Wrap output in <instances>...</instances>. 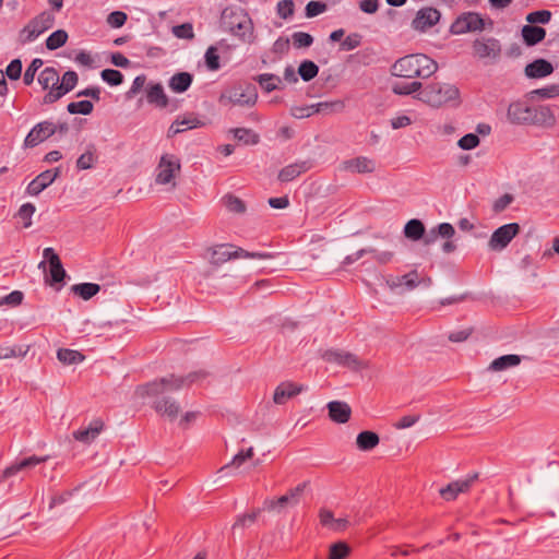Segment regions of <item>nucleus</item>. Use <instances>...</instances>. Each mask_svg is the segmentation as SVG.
Here are the masks:
<instances>
[{
    "label": "nucleus",
    "mask_w": 559,
    "mask_h": 559,
    "mask_svg": "<svg viewBox=\"0 0 559 559\" xmlns=\"http://www.w3.org/2000/svg\"><path fill=\"white\" fill-rule=\"evenodd\" d=\"M94 109V105L92 102L90 100H80V102H72L70 104H68L67 106V110L71 114V115H76V114H80V115H90Z\"/></svg>",
    "instance_id": "nucleus-47"
},
{
    "label": "nucleus",
    "mask_w": 559,
    "mask_h": 559,
    "mask_svg": "<svg viewBox=\"0 0 559 559\" xmlns=\"http://www.w3.org/2000/svg\"><path fill=\"white\" fill-rule=\"evenodd\" d=\"M171 32L175 37L180 38V39H193L194 38L193 26L191 23H183L180 25H175L171 28Z\"/></svg>",
    "instance_id": "nucleus-56"
},
{
    "label": "nucleus",
    "mask_w": 559,
    "mask_h": 559,
    "mask_svg": "<svg viewBox=\"0 0 559 559\" xmlns=\"http://www.w3.org/2000/svg\"><path fill=\"white\" fill-rule=\"evenodd\" d=\"M350 552L349 546L344 542H337L330 547L329 559H345Z\"/></svg>",
    "instance_id": "nucleus-51"
},
{
    "label": "nucleus",
    "mask_w": 559,
    "mask_h": 559,
    "mask_svg": "<svg viewBox=\"0 0 559 559\" xmlns=\"http://www.w3.org/2000/svg\"><path fill=\"white\" fill-rule=\"evenodd\" d=\"M344 108H345V104L341 99L319 103V110H321V114H324V115L342 112L344 110Z\"/></svg>",
    "instance_id": "nucleus-50"
},
{
    "label": "nucleus",
    "mask_w": 559,
    "mask_h": 559,
    "mask_svg": "<svg viewBox=\"0 0 559 559\" xmlns=\"http://www.w3.org/2000/svg\"><path fill=\"white\" fill-rule=\"evenodd\" d=\"M59 175V167L40 173L28 183L26 192L29 195H38L41 191L49 187L58 178Z\"/></svg>",
    "instance_id": "nucleus-20"
},
{
    "label": "nucleus",
    "mask_w": 559,
    "mask_h": 559,
    "mask_svg": "<svg viewBox=\"0 0 559 559\" xmlns=\"http://www.w3.org/2000/svg\"><path fill=\"white\" fill-rule=\"evenodd\" d=\"M210 252V263L215 266H219L233 259H259V260H270L274 258V254L271 252H250L240 247L230 245V243H222L209 249Z\"/></svg>",
    "instance_id": "nucleus-6"
},
{
    "label": "nucleus",
    "mask_w": 559,
    "mask_h": 559,
    "mask_svg": "<svg viewBox=\"0 0 559 559\" xmlns=\"http://www.w3.org/2000/svg\"><path fill=\"white\" fill-rule=\"evenodd\" d=\"M362 36L359 33H352L341 43V49L345 51L353 50L360 46Z\"/></svg>",
    "instance_id": "nucleus-62"
},
{
    "label": "nucleus",
    "mask_w": 559,
    "mask_h": 559,
    "mask_svg": "<svg viewBox=\"0 0 559 559\" xmlns=\"http://www.w3.org/2000/svg\"><path fill=\"white\" fill-rule=\"evenodd\" d=\"M258 99L257 87L252 84L233 86L222 93L219 103L222 105L253 106Z\"/></svg>",
    "instance_id": "nucleus-8"
},
{
    "label": "nucleus",
    "mask_w": 559,
    "mask_h": 559,
    "mask_svg": "<svg viewBox=\"0 0 559 559\" xmlns=\"http://www.w3.org/2000/svg\"><path fill=\"white\" fill-rule=\"evenodd\" d=\"M329 417L332 421L337 424H345L349 420L352 408L346 402L331 401L326 405Z\"/></svg>",
    "instance_id": "nucleus-24"
},
{
    "label": "nucleus",
    "mask_w": 559,
    "mask_h": 559,
    "mask_svg": "<svg viewBox=\"0 0 559 559\" xmlns=\"http://www.w3.org/2000/svg\"><path fill=\"white\" fill-rule=\"evenodd\" d=\"M477 479L478 473H473L465 478L454 480L439 490L440 496L447 501H452L460 493L467 492Z\"/></svg>",
    "instance_id": "nucleus-16"
},
{
    "label": "nucleus",
    "mask_w": 559,
    "mask_h": 559,
    "mask_svg": "<svg viewBox=\"0 0 559 559\" xmlns=\"http://www.w3.org/2000/svg\"><path fill=\"white\" fill-rule=\"evenodd\" d=\"M292 39L294 47L297 49L310 47L313 44L312 35L306 32H295Z\"/></svg>",
    "instance_id": "nucleus-55"
},
{
    "label": "nucleus",
    "mask_w": 559,
    "mask_h": 559,
    "mask_svg": "<svg viewBox=\"0 0 559 559\" xmlns=\"http://www.w3.org/2000/svg\"><path fill=\"white\" fill-rule=\"evenodd\" d=\"M100 78L111 86H118L123 82V74L115 69H105L100 72Z\"/></svg>",
    "instance_id": "nucleus-49"
},
{
    "label": "nucleus",
    "mask_w": 559,
    "mask_h": 559,
    "mask_svg": "<svg viewBox=\"0 0 559 559\" xmlns=\"http://www.w3.org/2000/svg\"><path fill=\"white\" fill-rule=\"evenodd\" d=\"M438 70V63L425 53H411L391 66V74L403 79H428Z\"/></svg>",
    "instance_id": "nucleus-1"
},
{
    "label": "nucleus",
    "mask_w": 559,
    "mask_h": 559,
    "mask_svg": "<svg viewBox=\"0 0 559 559\" xmlns=\"http://www.w3.org/2000/svg\"><path fill=\"white\" fill-rule=\"evenodd\" d=\"M254 80L266 93H271L280 88V85L282 84V79L278 75L272 73L259 74Z\"/></svg>",
    "instance_id": "nucleus-41"
},
{
    "label": "nucleus",
    "mask_w": 559,
    "mask_h": 559,
    "mask_svg": "<svg viewBox=\"0 0 559 559\" xmlns=\"http://www.w3.org/2000/svg\"><path fill=\"white\" fill-rule=\"evenodd\" d=\"M22 73V61L20 59H13L5 69L4 75L10 80H19Z\"/></svg>",
    "instance_id": "nucleus-63"
},
{
    "label": "nucleus",
    "mask_w": 559,
    "mask_h": 559,
    "mask_svg": "<svg viewBox=\"0 0 559 559\" xmlns=\"http://www.w3.org/2000/svg\"><path fill=\"white\" fill-rule=\"evenodd\" d=\"M234 138L245 145H255L260 142V135L252 129L248 128H234L230 129Z\"/></svg>",
    "instance_id": "nucleus-36"
},
{
    "label": "nucleus",
    "mask_w": 559,
    "mask_h": 559,
    "mask_svg": "<svg viewBox=\"0 0 559 559\" xmlns=\"http://www.w3.org/2000/svg\"><path fill=\"white\" fill-rule=\"evenodd\" d=\"M57 133V127L50 121H41L35 124L24 140L25 147H35L51 135Z\"/></svg>",
    "instance_id": "nucleus-17"
},
{
    "label": "nucleus",
    "mask_w": 559,
    "mask_h": 559,
    "mask_svg": "<svg viewBox=\"0 0 559 559\" xmlns=\"http://www.w3.org/2000/svg\"><path fill=\"white\" fill-rule=\"evenodd\" d=\"M193 76L189 72H179L174 74L169 81L168 86L175 93L186 92L192 84Z\"/></svg>",
    "instance_id": "nucleus-33"
},
{
    "label": "nucleus",
    "mask_w": 559,
    "mask_h": 559,
    "mask_svg": "<svg viewBox=\"0 0 559 559\" xmlns=\"http://www.w3.org/2000/svg\"><path fill=\"white\" fill-rule=\"evenodd\" d=\"M44 61L40 58H35L31 62V64L26 68L24 75H23V82L25 85H31L34 82L36 72L43 67Z\"/></svg>",
    "instance_id": "nucleus-52"
},
{
    "label": "nucleus",
    "mask_w": 559,
    "mask_h": 559,
    "mask_svg": "<svg viewBox=\"0 0 559 559\" xmlns=\"http://www.w3.org/2000/svg\"><path fill=\"white\" fill-rule=\"evenodd\" d=\"M203 123L195 117H178L168 130V135H175L190 129L201 127Z\"/></svg>",
    "instance_id": "nucleus-32"
},
{
    "label": "nucleus",
    "mask_w": 559,
    "mask_h": 559,
    "mask_svg": "<svg viewBox=\"0 0 559 559\" xmlns=\"http://www.w3.org/2000/svg\"><path fill=\"white\" fill-rule=\"evenodd\" d=\"M391 88L395 95L407 96V95H412L416 92L420 93V91L424 88V86H423L421 82L413 81L409 83H402V82L394 83Z\"/></svg>",
    "instance_id": "nucleus-42"
},
{
    "label": "nucleus",
    "mask_w": 559,
    "mask_h": 559,
    "mask_svg": "<svg viewBox=\"0 0 559 559\" xmlns=\"http://www.w3.org/2000/svg\"><path fill=\"white\" fill-rule=\"evenodd\" d=\"M322 358L328 362L348 367L355 371L364 367L356 355L341 349H328L322 354Z\"/></svg>",
    "instance_id": "nucleus-18"
},
{
    "label": "nucleus",
    "mask_w": 559,
    "mask_h": 559,
    "mask_svg": "<svg viewBox=\"0 0 559 559\" xmlns=\"http://www.w3.org/2000/svg\"><path fill=\"white\" fill-rule=\"evenodd\" d=\"M380 442L379 436L373 431H361L356 438L357 448L361 451H370Z\"/></svg>",
    "instance_id": "nucleus-35"
},
{
    "label": "nucleus",
    "mask_w": 559,
    "mask_h": 559,
    "mask_svg": "<svg viewBox=\"0 0 559 559\" xmlns=\"http://www.w3.org/2000/svg\"><path fill=\"white\" fill-rule=\"evenodd\" d=\"M24 294L21 290H13L9 295L0 297V307H17L23 302Z\"/></svg>",
    "instance_id": "nucleus-58"
},
{
    "label": "nucleus",
    "mask_w": 559,
    "mask_h": 559,
    "mask_svg": "<svg viewBox=\"0 0 559 559\" xmlns=\"http://www.w3.org/2000/svg\"><path fill=\"white\" fill-rule=\"evenodd\" d=\"M473 56L488 63L499 61L502 53V45L492 36H479L472 43Z\"/></svg>",
    "instance_id": "nucleus-7"
},
{
    "label": "nucleus",
    "mask_w": 559,
    "mask_h": 559,
    "mask_svg": "<svg viewBox=\"0 0 559 559\" xmlns=\"http://www.w3.org/2000/svg\"><path fill=\"white\" fill-rule=\"evenodd\" d=\"M386 285L392 289H396L401 286H405L407 290L415 289L419 284L420 281L418 278V273L416 270L411 271L407 274H404L402 276H390L386 278Z\"/></svg>",
    "instance_id": "nucleus-25"
},
{
    "label": "nucleus",
    "mask_w": 559,
    "mask_h": 559,
    "mask_svg": "<svg viewBox=\"0 0 559 559\" xmlns=\"http://www.w3.org/2000/svg\"><path fill=\"white\" fill-rule=\"evenodd\" d=\"M319 73V67L311 60H304L298 68V74L300 78L309 82L314 79Z\"/></svg>",
    "instance_id": "nucleus-45"
},
{
    "label": "nucleus",
    "mask_w": 559,
    "mask_h": 559,
    "mask_svg": "<svg viewBox=\"0 0 559 559\" xmlns=\"http://www.w3.org/2000/svg\"><path fill=\"white\" fill-rule=\"evenodd\" d=\"M68 40V33L63 29H57L46 39V47L49 50H56L62 47Z\"/></svg>",
    "instance_id": "nucleus-46"
},
{
    "label": "nucleus",
    "mask_w": 559,
    "mask_h": 559,
    "mask_svg": "<svg viewBox=\"0 0 559 559\" xmlns=\"http://www.w3.org/2000/svg\"><path fill=\"white\" fill-rule=\"evenodd\" d=\"M551 19V12L548 10H538L531 12L526 15V21L528 24H547Z\"/></svg>",
    "instance_id": "nucleus-57"
},
{
    "label": "nucleus",
    "mask_w": 559,
    "mask_h": 559,
    "mask_svg": "<svg viewBox=\"0 0 559 559\" xmlns=\"http://www.w3.org/2000/svg\"><path fill=\"white\" fill-rule=\"evenodd\" d=\"M253 456V448H249L247 449L246 451L241 450L240 452H238L234 457L233 460L224 465L219 472H223L224 469L230 467V466H235V467H239L241 466L247 460L251 459Z\"/></svg>",
    "instance_id": "nucleus-54"
},
{
    "label": "nucleus",
    "mask_w": 559,
    "mask_h": 559,
    "mask_svg": "<svg viewBox=\"0 0 559 559\" xmlns=\"http://www.w3.org/2000/svg\"><path fill=\"white\" fill-rule=\"evenodd\" d=\"M142 386L143 385L138 388V393L141 396L154 397L152 407L157 414L167 417L171 421L178 417L180 412V405L176 400H174L170 396H167L166 393L158 395H147L145 393L143 394V390H141Z\"/></svg>",
    "instance_id": "nucleus-12"
},
{
    "label": "nucleus",
    "mask_w": 559,
    "mask_h": 559,
    "mask_svg": "<svg viewBox=\"0 0 559 559\" xmlns=\"http://www.w3.org/2000/svg\"><path fill=\"white\" fill-rule=\"evenodd\" d=\"M342 168L354 174H371L376 170V162L369 157L359 156L344 160Z\"/></svg>",
    "instance_id": "nucleus-23"
},
{
    "label": "nucleus",
    "mask_w": 559,
    "mask_h": 559,
    "mask_svg": "<svg viewBox=\"0 0 559 559\" xmlns=\"http://www.w3.org/2000/svg\"><path fill=\"white\" fill-rule=\"evenodd\" d=\"M554 72L552 64L546 59H536L533 62L528 63L524 73L527 78L531 79H540L550 75Z\"/></svg>",
    "instance_id": "nucleus-27"
},
{
    "label": "nucleus",
    "mask_w": 559,
    "mask_h": 559,
    "mask_svg": "<svg viewBox=\"0 0 559 559\" xmlns=\"http://www.w3.org/2000/svg\"><path fill=\"white\" fill-rule=\"evenodd\" d=\"M79 76L75 71L69 70L63 73L61 83L48 91L43 98V104L50 105L59 100L63 95L71 92L78 84Z\"/></svg>",
    "instance_id": "nucleus-15"
},
{
    "label": "nucleus",
    "mask_w": 559,
    "mask_h": 559,
    "mask_svg": "<svg viewBox=\"0 0 559 559\" xmlns=\"http://www.w3.org/2000/svg\"><path fill=\"white\" fill-rule=\"evenodd\" d=\"M519 233L520 225L518 223L504 224L492 233L488 241V247L492 251H501L508 247Z\"/></svg>",
    "instance_id": "nucleus-13"
},
{
    "label": "nucleus",
    "mask_w": 559,
    "mask_h": 559,
    "mask_svg": "<svg viewBox=\"0 0 559 559\" xmlns=\"http://www.w3.org/2000/svg\"><path fill=\"white\" fill-rule=\"evenodd\" d=\"M96 160V146L94 144H88L86 151L76 159V168L79 170L91 169Z\"/></svg>",
    "instance_id": "nucleus-39"
},
{
    "label": "nucleus",
    "mask_w": 559,
    "mask_h": 559,
    "mask_svg": "<svg viewBox=\"0 0 559 559\" xmlns=\"http://www.w3.org/2000/svg\"><path fill=\"white\" fill-rule=\"evenodd\" d=\"M295 13V3L293 0H280L276 4V14L283 19L288 20Z\"/></svg>",
    "instance_id": "nucleus-48"
},
{
    "label": "nucleus",
    "mask_w": 559,
    "mask_h": 559,
    "mask_svg": "<svg viewBox=\"0 0 559 559\" xmlns=\"http://www.w3.org/2000/svg\"><path fill=\"white\" fill-rule=\"evenodd\" d=\"M310 168L311 163L308 160L296 162L282 168L277 178L281 182H289L301 174L308 171Z\"/></svg>",
    "instance_id": "nucleus-26"
},
{
    "label": "nucleus",
    "mask_w": 559,
    "mask_h": 559,
    "mask_svg": "<svg viewBox=\"0 0 559 559\" xmlns=\"http://www.w3.org/2000/svg\"><path fill=\"white\" fill-rule=\"evenodd\" d=\"M38 83L43 90H51L58 86L60 78L58 71L52 67H46L38 75Z\"/></svg>",
    "instance_id": "nucleus-34"
},
{
    "label": "nucleus",
    "mask_w": 559,
    "mask_h": 559,
    "mask_svg": "<svg viewBox=\"0 0 559 559\" xmlns=\"http://www.w3.org/2000/svg\"><path fill=\"white\" fill-rule=\"evenodd\" d=\"M309 485V481H304L292 488L287 493L278 497L277 499H266L263 502V508L267 511H281L286 507H295L300 502L301 495Z\"/></svg>",
    "instance_id": "nucleus-11"
},
{
    "label": "nucleus",
    "mask_w": 559,
    "mask_h": 559,
    "mask_svg": "<svg viewBox=\"0 0 559 559\" xmlns=\"http://www.w3.org/2000/svg\"><path fill=\"white\" fill-rule=\"evenodd\" d=\"M425 225L417 218L409 219L404 226V235L406 238L417 241L424 237Z\"/></svg>",
    "instance_id": "nucleus-37"
},
{
    "label": "nucleus",
    "mask_w": 559,
    "mask_h": 559,
    "mask_svg": "<svg viewBox=\"0 0 559 559\" xmlns=\"http://www.w3.org/2000/svg\"><path fill=\"white\" fill-rule=\"evenodd\" d=\"M521 36L523 43L527 47L535 46L542 43L546 37V29L542 26L527 24L524 25L521 29Z\"/></svg>",
    "instance_id": "nucleus-28"
},
{
    "label": "nucleus",
    "mask_w": 559,
    "mask_h": 559,
    "mask_svg": "<svg viewBox=\"0 0 559 559\" xmlns=\"http://www.w3.org/2000/svg\"><path fill=\"white\" fill-rule=\"evenodd\" d=\"M36 207L33 203H24L17 211V217L23 221V226L28 228L32 226V216L35 213Z\"/></svg>",
    "instance_id": "nucleus-53"
},
{
    "label": "nucleus",
    "mask_w": 559,
    "mask_h": 559,
    "mask_svg": "<svg viewBox=\"0 0 559 559\" xmlns=\"http://www.w3.org/2000/svg\"><path fill=\"white\" fill-rule=\"evenodd\" d=\"M222 202L229 212L235 214H243L247 210L245 202L234 194H226Z\"/></svg>",
    "instance_id": "nucleus-44"
},
{
    "label": "nucleus",
    "mask_w": 559,
    "mask_h": 559,
    "mask_svg": "<svg viewBox=\"0 0 559 559\" xmlns=\"http://www.w3.org/2000/svg\"><path fill=\"white\" fill-rule=\"evenodd\" d=\"M146 100L148 104L159 108H165L168 105V97L164 92L160 83H151L146 87Z\"/></svg>",
    "instance_id": "nucleus-29"
},
{
    "label": "nucleus",
    "mask_w": 559,
    "mask_h": 559,
    "mask_svg": "<svg viewBox=\"0 0 559 559\" xmlns=\"http://www.w3.org/2000/svg\"><path fill=\"white\" fill-rule=\"evenodd\" d=\"M49 272L51 277V284L62 282L66 276V271L62 266L61 260L57 262L55 261L53 263L49 264Z\"/></svg>",
    "instance_id": "nucleus-61"
},
{
    "label": "nucleus",
    "mask_w": 559,
    "mask_h": 559,
    "mask_svg": "<svg viewBox=\"0 0 559 559\" xmlns=\"http://www.w3.org/2000/svg\"><path fill=\"white\" fill-rule=\"evenodd\" d=\"M180 169V159L176 155L163 154L156 167L155 182L157 185L171 183L173 187H176L174 179Z\"/></svg>",
    "instance_id": "nucleus-10"
},
{
    "label": "nucleus",
    "mask_w": 559,
    "mask_h": 559,
    "mask_svg": "<svg viewBox=\"0 0 559 559\" xmlns=\"http://www.w3.org/2000/svg\"><path fill=\"white\" fill-rule=\"evenodd\" d=\"M207 376L209 372L205 370L193 371L186 377H176L171 374L169 377L148 382L144 384L141 390H143V394L158 395L171 391H178L186 385L204 380Z\"/></svg>",
    "instance_id": "nucleus-5"
},
{
    "label": "nucleus",
    "mask_w": 559,
    "mask_h": 559,
    "mask_svg": "<svg viewBox=\"0 0 559 559\" xmlns=\"http://www.w3.org/2000/svg\"><path fill=\"white\" fill-rule=\"evenodd\" d=\"M104 423L100 419H94L87 428L79 429L73 432V438L78 441L90 443L103 430Z\"/></svg>",
    "instance_id": "nucleus-30"
},
{
    "label": "nucleus",
    "mask_w": 559,
    "mask_h": 559,
    "mask_svg": "<svg viewBox=\"0 0 559 559\" xmlns=\"http://www.w3.org/2000/svg\"><path fill=\"white\" fill-rule=\"evenodd\" d=\"M485 20L476 12H467L460 15L451 25L452 34H465L467 32L483 31Z\"/></svg>",
    "instance_id": "nucleus-14"
},
{
    "label": "nucleus",
    "mask_w": 559,
    "mask_h": 559,
    "mask_svg": "<svg viewBox=\"0 0 559 559\" xmlns=\"http://www.w3.org/2000/svg\"><path fill=\"white\" fill-rule=\"evenodd\" d=\"M507 118L513 124H540L554 120V115L546 106L536 108L523 102H514L508 107Z\"/></svg>",
    "instance_id": "nucleus-4"
},
{
    "label": "nucleus",
    "mask_w": 559,
    "mask_h": 559,
    "mask_svg": "<svg viewBox=\"0 0 559 559\" xmlns=\"http://www.w3.org/2000/svg\"><path fill=\"white\" fill-rule=\"evenodd\" d=\"M48 460V456H37L32 455L20 461H15L10 466H8L2 473V479L10 478L16 475L20 472L27 471L29 468L35 467L38 464L45 463Z\"/></svg>",
    "instance_id": "nucleus-22"
},
{
    "label": "nucleus",
    "mask_w": 559,
    "mask_h": 559,
    "mask_svg": "<svg viewBox=\"0 0 559 559\" xmlns=\"http://www.w3.org/2000/svg\"><path fill=\"white\" fill-rule=\"evenodd\" d=\"M261 514V509H254L250 513L239 514L236 518L235 523L231 526V530L235 532L238 528H247L253 525Z\"/></svg>",
    "instance_id": "nucleus-43"
},
{
    "label": "nucleus",
    "mask_w": 559,
    "mask_h": 559,
    "mask_svg": "<svg viewBox=\"0 0 559 559\" xmlns=\"http://www.w3.org/2000/svg\"><path fill=\"white\" fill-rule=\"evenodd\" d=\"M416 98L431 107L439 108L445 105H457L460 91L453 84L433 82L427 84L416 95Z\"/></svg>",
    "instance_id": "nucleus-3"
},
{
    "label": "nucleus",
    "mask_w": 559,
    "mask_h": 559,
    "mask_svg": "<svg viewBox=\"0 0 559 559\" xmlns=\"http://www.w3.org/2000/svg\"><path fill=\"white\" fill-rule=\"evenodd\" d=\"M440 16V12L432 7L421 8L412 21V27L418 32H426L439 22Z\"/></svg>",
    "instance_id": "nucleus-19"
},
{
    "label": "nucleus",
    "mask_w": 559,
    "mask_h": 559,
    "mask_svg": "<svg viewBox=\"0 0 559 559\" xmlns=\"http://www.w3.org/2000/svg\"><path fill=\"white\" fill-rule=\"evenodd\" d=\"M71 290L83 300H90L100 292V285L96 283H80L73 285Z\"/></svg>",
    "instance_id": "nucleus-38"
},
{
    "label": "nucleus",
    "mask_w": 559,
    "mask_h": 559,
    "mask_svg": "<svg viewBox=\"0 0 559 559\" xmlns=\"http://www.w3.org/2000/svg\"><path fill=\"white\" fill-rule=\"evenodd\" d=\"M205 64L209 70L216 71L219 69V56L217 53V49L214 46L207 48L205 52Z\"/></svg>",
    "instance_id": "nucleus-60"
},
{
    "label": "nucleus",
    "mask_w": 559,
    "mask_h": 559,
    "mask_svg": "<svg viewBox=\"0 0 559 559\" xmlns=\"http://www.w3.org/2000/svg\"><path fill=\"white\" fill-rule=\"evenodd\" d=\"M57 358L61 364L69 366L82 362L85 359V356L74 349L60 348L57 352Z\"/></svg>",
    "instance_id": "nucleus-40"
},
{
    "label": "nucleus",
    "mask_w": 559,
    "mask_h": 559,
    "mask_svg": "<svg viewBox=\"0 0 559 559\" xmlns=\"http://www.w3.org/2000/svg\"><path fill=\"white\" fill-rule=\"evenodd\" d=\"M521 356L515 354H509L500 356L496 359H493L490 365L488 366V371L491 372H500L504 371L509 368L516 367L521 364Z\"/></svg>",
    "instance_id": "nucleus-31"
},
{
    "label": "nucleus",
    "mask_w": 559,
    "mask_h": 559,
    "mask_svg": "<svg viewBox=\"0 0 559 559\" xmlns=\"http://www.w3.org/2000/svg\"><path fill=\"white\" fill-rule=\"evenodd\" d=\"M55 24V15L49 11H43L32 19L20 32V41L27 44L34 41L39 35L51 28Z\"/></svg>",
    "instance_id": "nucleus-9"
},
{
    "label": "nucleus",
    "mask_w": 559,
    "mask_h": 559,
    "mask_svg": "<svg viewBox=\"0 0 559 559\" xmlns=\"http://www.w3.org/2000/svg\"><path fill=\"white\" fill-rule=\"evenodd\" d=\"M532 94L538 95L542 98H555L559 96V84H550L543 88H538L532 92Z\"/></svg>",
    "instance_id": "nucleus-64"
},
{
    "label": "nucleus",
    "mask_w": 559,
    "mask_h": 559,
    "mask_svg": "<svg viewBox=\"0 0 559 559\" xmlns=\"http://www.w3.org/2000/svg\"><path fill=\"white\" fill-rule=\"evenodd\" d=\"M305 390L306 388L302 384H297L290 381H284L275 388L273 394V402L277 405H283L289 399H293L294 396L298 395Z\"/></svg>",
    "instance_id": "nucleus-21"
},
{
    "label": "nucleus",
    "mask_w": 559,
    "mask_h": 559,
    "mask_svg": "<svg viewBox=\"0 0 559 559\" xmlns=\"http://www.w3.org/2000/svg\"><path fill=\"white\" fill-rule=\"evenodd\" d=\"M328 10V5L322 1H309L305 8V14L308 19L314 17Z\"/></svg>",
    "instance_id": "nucleus-59"
},
{
    "label": "nucleus",
    "mask_w": 559,
    "mask_h": 559,
    "mask_svg": "<svg viewBox=\"0 0 559 559\" xmlns=\"http://www.w3.org/2000/svg\"><path fill=\"white\" fill-rule=\"evenodd\" d=\"M219 25L224 32L230 33L243 43H252L254 39L253 22L241 7H226L222 11Z\"/></svg>",
    "instance_id": "nucleus-2"
}]
</instances>
